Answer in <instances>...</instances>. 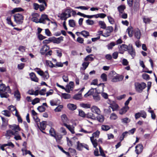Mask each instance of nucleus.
<instances>
[{
    "label": "nucleus",
    "instance_id": "69168bd1",
    "mask_svg": "<svg viewBox=\"0 0 157 157\" xmlns=\"http://www.w3.org/2000/svg\"><path fill=\"white\" fill-rule=\"evenodd\" d=\"M63 107V106L61 105L58 106L55 109V111L56 112H60L61 111V110Z\"/></svg>",
    "mask_w": 157,
    "mask_h": 157
},
{
    "label": "nucleus",
    "instance_id": "3c124183",
    "mask_svg": "<svg viewBox=\"0 0 157 157\" xmlns=\"http://www.w3.org/2000/svg\"><path fill=\"white\" fill-rule=\"evenodd\" d=\"M69 25L71 27H74L75 26V23L73 20H70L69 21Z\"/></svg>",
    "mask_w": 157,
    "mask_h": 157
},
{
    "label": "nucleus",
    "instance_id": "58836bf2",
    "mask_svg": "<svg viewBox=\"0 0 157 157\" xmlns=\"http://www.w3.org/2000/svg\"><path fill=\"white\" fill-rule=\"evenodd\" d=\"M89 63V62H83L82 64V70H85L88 67Z\"/></svg>",
    "mask_w": 157,
    "mask_h": 157
},
{
    "label": "nucleus",
    "instance_id": "cd10ccee",
    "mask_svg": "<svg viewBox=\"0 0 157 157\" xmlns=\"http://www.w3.org/2000/svg\"><path fill=\"white\" fill-rule=\"evenodd\" d=\"M68 108L71 110H74L76 109L77 108L76 106L72 104H69L67 105Z\"/></svg>",
    "mask_w": 157,
    "mask_h": 157
},
{
    "label": "nucleus",
    "instance_id": "c9c22d12",
    "mask_svg": "<svg viewBox=\"0 0 157 157\" xmlns=\"http://www.w3.org/2000/svg\"><path fill=\"white\" fill-rule=\"evenodd\" d=\"M46 63L47 66H49L50 67L52 68L56 67V66L54 65L50 61L46 60Z\"/></svg>",
    "mask_w": 157,
    "mask_h": 157
},
{
    "label": "nucleus",
    "instance_id": "c85d7f7f",
    "mask_svg": "<svg viewBox=\"0 0 157 157\" xmlns=\"http://www.w3.org/2000/svg\"><path fill=\"white\" fill-rule=\"evenodd\" d=\"M98 23L101 28L105 29L106 28V25L104 21H99Z\"/></svg>",
    "mask_w": 157,
    "mask_h": 157
},
{
    "label": "nucleus",
    "instance_id": "774afa93",
    "mask_svg": "<svg viewBox=\"0 0 157 157\" xmlns=\"http://www.w3.org/2000/svg\"><path fill=\"white\" fill-rule=\"evenodd\" d=\"M25 65V64L23 63H21L18 64L17 65V68L19 70H22L24 67Z\"/></svg>",
    "mask_w": 157,
    "mask_h": 157
},
{
    "label": "nucleus",
    "instance_id": "2eb2a0df",
    "mask_svg": "<svg viewBox=\"0 0 157 157\" xmlns=\"http://www.w3.org/2000/svg\"><path fill=\"white\" fill-rule=\"evenodd\" d=\"M135 151L137 154H140L143 151V147L142 144H138L135 147Z\"/></svg>",
    "mask_w": 157,
    "mask_h": 157
},
{
    "label": "nucleus",
    "instance_id": "5fc2aeb1",
    "mask_svg": "<svg viewBox=\"0 0 157 157\" xmlns=\"http://www.w3.org/2000/svg\"><path fill=\"white\" fill-rule=\"evenodd\" d=\"M40 101V99L38 98H36L34 99L32 102V104L33 105H34L35 104L39 102Z\"/></svg>",
    "mask_w": 157,
    "mask_h": 157
},
{
    "label": "nucleus",
    "instance_id": "4468645a",
    "mask_svg": "<svg viewBox=\"0 0 157 157\" xmlns=\"http://www.w3.org/2000/svg\"><path fill=\"white\" fill-rule=\"evenodd\" d=\"M128 46L124 44H122L119 47V53L121 54H123L124 51L128 50Z\"/></svg>",
    "mask_w": 157,
    "mask_h": 157
},
{
    "label": "nucleus",
    "instance_id": "e433bc0d",
    "mask_svg": "<svg viewBox=\"0 0 157 157\" xmlns=\"http://www.w3.org/2000/svg\"><path fill=\"white\" fill-rule=\"evenodd\" d=\"M93 99L96 102L100 100V97L98 94L93 95Z\"/></svg>",
    "mask_w": 157,
    "mask_h": 157
},
{
    "label": "nucleus",
    "instance_id": "f3484780",
    "mask_svg": "<svg viewBox=\"0 0 157 157\" xmlns=\"http://www.w3.org/2000/svg\"><path fill=\"white\" fill-rule=\"evenodd\" d=\"M91 111L92 112L96 113L97 114H99L101 111L99 109L97 106L94 105L91 108Z\"/></svg>",
    "mask_w": 157,
    "mask_h": 157
},
{
    "label": "nucleus",
    "instance_id": "20e7f679",
    "mask_svg": "<svg viewBox=\"0 0 157 157\" xmlns=\"http://www.w3.org/2000/svg\"><path fill=\"white\" fill-rule=\"evenodd\" d=\"M98 115L96 117L93 113H88L86 115V117L88 118H91L93 120H95L97 118V120L100 122H102L104 120V117L102 115L98 114Z\"/></svg>",
    "mask_w": 157,
    "mask_h": 157
},
{
    "label": "nucleus",
    "instance_id": "9b49d317",
    "mask_svg": "<svg viewBox=\"0 0 157 157\" xmlns=\"http://www.w3.org/2000/svg\"><path fill=\"white\" fill-rule=\"evenodd\" d=\"M129 53L134 58L136 56V52L135 50H134L131 44H129L128 45V50Z\"/></svg>",
    "mask_w": 157,
    "mask_h": 157
},
{
    "label": "nucleus",
    "instance_id": "4d7b16f0",
    "mask_svg": "<svg viewBox=\"0 0 157 157\" xmlns=\"http://www.w3.org/2000/svg\"><path fill=\"white\" fill-rule=\"evenodd\" d=\"M100 133V132L97 130L96 132L93 133L92 134V137H93L94 138V137H98Z\"/></svg>",
    "mask_w": 157,
    "mask_h": 157
},
{
    "label": "nucleus",
    "instance_id": "f03ea898",
    "mask_svg": "<svg viewBox=\"0 0 157 157\" xmlns=\"http://www.w3.org/2000/svg\"><path fill=\"white\" fill-rule=\"evenodd\" d=\"M21 130L20 128H13L12 130L7 131L5 134L6 137H9V139L12 136H14V138L16 140H21V136L19 135L18 131Z\"/></svg>",
    "mask_w": 157,
    "mask_h": 157
},
{
    "label": "nucleus",
    "instance_id": "052dcab7",
    "mask_svg": "<svg viewBox=\"0 0 157 157\" xmlns=\"http://www.w3.org/2000/svg\"><path fill=\"white\" fill-rule=\"evenodd\" d=\"M78 111L79 115V116L82 117H84L85 116V114L83 111L81 109H79Z\"/></svg>",
    "mask_w": 157,
    "mask_h": 157
},
{
    "label": "nucleus",
    "instance_id": "72a5a7b5",
    "mask_svg": "<svg viewBox=\"0 0 157 157\" xmlns=\"http://www.w3.org/2000/svg\"><path fill=\"white\" fill-rule=\"evenodd\" d=\"M93 56V54H90L87 56L84 59V60L86 61H93L94 59L93 57H92L91 56Z\"/></svg>",
    "mask_w": 157,
    "mask_h": 157
},
{
    "label": "nucleus",
    "instance_id": "49530a36",
    "mask_svg": "<svg viewBox=\"0 0 157 157\" xmlns=\"http://www.w3.org/2000/svg\"><path fill=\"white\" fill-rule=\"evenodd\" d=\"M63 135L61 134H59L58 135H56L55 137H54L56 139V141L57 142H59L60 141V140L62 138Z\"/></svg>",
    "mask_w": 157,
    "mask_h": 157
},
{
    "label": "nucleus",
    "instance_id": "b1692460",
    "mask_svg": "<svg viewBox=\"0 0 157 157\" xmlns=\"http://www.w3.org/2000/svg\"><path fill=\"white\" fill-rule=\"evenodd\" d=\"M128 109L129 107L128 106H125L120 110L119 113L121 115L124 114Z\"/></svg>",
    "mask_w": 157,
    "mask_h": 157
},
{
    "label": "nucleus",
    "instance_id": "6e6552de",
    "mask_svg": "<svg viewBox=\"0 0 157 157\" xmlns=\"http://www.w3.org/2000/svg\"><path fill=\"white\" fill-rule=\"evenodd\" d=\"M106 32L102 35L104 36L107 37L110 36V33L112 32L113 30V28L112 26H108L105 29Z\"/></svg>",
    "mask_w": 157,
    "mask_h": 157
},
{
    "label": "nucleus",
    "instance_id": "37998d69",
    "mask_svg": "<svg viewBox=\"0 0 157 157\" xmlns=\"http://www.w3.org/2000/svg\"><path fill=\"white\" fill-rule=\"evenodd\" d=\"M49 133L51 136L55 137V135H56V132L54 128H50L49 130Z\"/></svg>",
    "mask_w": 157,
    "mask_h": 157
},
{
    "label": "nucleus",
    "instance_id": "603ef678",
    "mask_svg": "<svg viewBox=\"0 0 157 157\" xmlns=\"http://www.w3.org/2000/svg\"><path fill=\"white\" fill-rule=\"evenodd\" d=\"M101 78L102 79L103 82H106L107 80V75L105 73H103L101 75Z\"/></svg>",
    "mask_w": 157,
    "mask_h": 157
},
{
    "label": "nucleus",
    "instance_id": "79ce46f5",
    "mask_svg": "<svg viewBox=\"0 0 157 157\" xmlns=\"http://www.w3.org/2000/svg\"><path fill=\"white\" fill-rule=\"evenodd\" d=\"M61 96L64 99H68L71 98L70 95L66 93H62L61 94Z\"/></svg>",
    "mask_w": 157,
    "mask_h": 157
},
{
    "label": "nucleus",
    "instance_id": "412c9836",
    "mask_svg": "<svg viewBox=\"0 0 157 157\" xmlns=\"http://www.w3.org/2000/svg\"><path fill=\"white\" fill-rule=\"evenodd\" d=\"M94 90H95V91H97L96 88H91L88 91L87 93L84 95V97L86 98L90 95H95V94H94Z\"/></svg>",
    "mask_w": 157,
    "mask_h": 157
},
{
    "label": "nucleus",
    "instance_id": "864d4df0",
    "mask_svg": "<svg viewBox=\"0 0 157 157\" xmlns=\"http://www.w3.org/2000/svg\"><path fill=\"white\" fill-rule=\"evenodd\" d=\"M99 150L100 153V155L103 157H106L103 150L100 146H99Z\"/></svg>",
    "mask_w": 157,
    "mask_h": 157
},
{
    "label": "nucleus",
    "instance_id": "8fccbe9b",
    "mask_svg": "<svg viewBox=\"0 0 157 157\" xmlns=\"http://www.w3.org/2000/svg\"><path fill=\"white\" fill-rule=\"evenodd\" d=\"M37 109L40 112H44L46 109L45 108L43 105L38 106Z\"/></svg>",
    "mask_w": 157,
    "mask_h": 157
},
{
    "label": "nucleus",
    "instance_id": "6ab92c4d",
    "mask_svg": "<svg viewBox=\"0 0 157 157\" xmlns=\"http://www.w3.org/2000/svg\"><path fill=\"white\" fill-rule=\"evenodd\" d=\"M134 36L137 39H140L141 36V34L140 30L138 29H135Z\"/></svg>",
    "mask_w": 157,
    "mask_h": 157
},
{
    "label": "nucleus",
    "instance_id": "de8ad7c7",
    "mask_svg": "<svg viewBox=\"0 0 157 157\" xmlns=\"http://www.w3.org/2000/svg\"><path fill=\"white\" fill-rule=\"evenodd\" d=\"M39 124L40 125V128H44L45 127H46V124H47V122L46 121H42L41 122H40V121L38 122V124Z\"/></svg>",
    "mask_w": 157,
    "mask_h": 157
},
{
    "label": "nucleus",
    "instance_id": "5701e85b",
    "mask_svg": "<svg viewBox=\"0 0 157 157\" xmlns=\"http://www.w3.org/2000/svg\"><path fill=\"white\" fill-rule=\"evenodd\" d=\"M8 109L9 110H11V111H15V115L17 117L20 115L18 114V112L16 107L13 105H11L8 107Z\"/></svg>",
    "mask_w": 157,
    "mask_h": 157
},
{
    "label": "nucleus",
    "instance_id": "7c9ffc66",
    "mask_svg": "<svg viewBox=\"0 0 157 157\" xmlns=\"http://www.w3.org/2000/svg\"><path fill=\"white\" fill-rule=\"evenodd\" d=\"M24 11V10L21 7L16 8L13 9L11 10V12L12 13H14L17 12L22 11Z\"/></svg>",
    "mask_w": 157,
    "mask_h": 157
},
{
    "label": "nucleus",
    "instance_id": "f257e3e1",
    "mask_svg": "<svg viewBox=\"0 0 157 157\" xmlns=\"http://www.w3.org/2000/svg\"><path fill=\"white\" fill-rule=\"evenodd\" d=\"M11 90L9 86H6L5 84L2 83L0 85V96L2 98H7L9 95L8 93H11Z\"/></svg>",
    "mask_w": 157,
    "mask_h": 157
},
{
    "label": "nucleus",
    "instance_id": "dca6fc26",
    "mask_svg": "<svg viewBox=\"0 0 157 157\" xmlns=\"http://www.w3.org/2000/svg\"><path fill=\"white\" fill-rule=\"evenodd\" d=\"M49 49V47L47 45H44L42 46L40 50V53L42 55L45 54V53Z\"/></svg>",
    "mask_w": 157,
    "mask_h": 157
},
{
    "label": "nucleus",
    "instance_id": "6e6d98bb",
    "mask_svg": "<svg viewBox=\"0 0 157 157\" xmlns=\"http://www.w3.org/2000/svg\"><path fill=\"white\" fill-rule=\"evenodd\" d=\"M61 118L62 121L63 122H66L67 121V118L66 115L65 114L61 116Z\"/></svg>",
    "mask_w": 157,
    "mask_h": 157
},
{
    "label": "nucleus",
    "instance_id": "680f3d73",
    "mask_svg": "<svg viewBox=\"0 0 157 157\" xmlns=\"http://www.w3.org/2000/svg\"><path fill=\"white\" fill-rule=\"evenodd\" d=\"M46 92V89L45 88L40 90L39 91V94L41 95H44L45 94Z\"/></svg>",
    "mask_w": 157,
    "mask_h": 157
},
{
    "label": "nucleus",
    "instance_id": "aec40b11",
    "mask_svg": "<svg viewBox=\"0 0 157 157\" xmlns=\"http://www.w3.org/2000/svg\"><path fill=\"white\" fill-rule=\"evenodd\" d=\"M58 17H60L62 20L66 21L67 18L68 17L67 16V13L66 12H63L58 16Z\"/></svg>",
    "mask_w": 157,
    "mask_h": 157
},
{
    "label": "nucleus",
    "instance_id": "0eeeda50",
    "mask_svg": "<svg viewBox=\"0 0 157 157\" xmlns=\"http://www.w3.org/2000/svg\"><path fill=\"white\" fill-rule=\"evenodd\" d=\"M77 149L79 151H81L83 148H84L87 150H89V147L87 145L84 143H80L79 141L77 142Z\"/></svg>",
    "mask_w": 157,
    "mask_h": 157
},
{
    "label": "nucleus",
    "instance_id": "338daca9",
    "mask_svg": "<svg viewBox=\"0 0 157 157\" xmlns=\"http://www.w3.org/2000/svg\"><path fill=\"white\" fill-rule=\"evenodd\" d=\"M143 78L145 80H148L149 79L150 77L149 75L147 74H143L142 75Z\"/></svg>",
    "mask_w": 157,
    "mask_h": 157
},
{
    "label": "nucleus",
    "instance_id": "4be33fe9",
    "mask_svg": "<svg viewBox=\"0 0 157 157\" xmlns=\"http://www.w3.org/2000/svg\"><path fill=\"white\" fill-rule=\"evenodd\" d=\"M29 75L31 80L37 82H38V78L36 77L34 73L31 72L30 74Z\"/></svg>",
    "mask_w": 157,
    "mask_h": 157
},
{
    "label": "nucleus",
    "instance_id": "ddd939ff",
    "mask_svg": "<svg viewBox=\"0 0 157 157\" xmlns=\"http://www.w3.org/2000/svg\"><path fill=\"white\" fill-rule=\"evenodd\" d=\"M49 19L48 18L46 14H42L41 17L39 19V23L45 24L46 21H50Z\"/></svg>",
    "mask_w": 157,
    "mask_h": 157
},
{
    "label": "nucleus",
    "instance_id": "f8f14e48",
    "mask_svg": "<svg viewBox=\"0 0 157 157\" xmlns=\"http://www.w3.org/2000/svg\"><path fill=\"white\" fill-rule=\"evenodd\" d=\"M32 17L31 18V20L36 23H39L40 15L39 14L37 13H33L32 14Z\"/></svg>",
    "mask_w": 157,
    "mask_h": 157
},
{
    "label": "nucleus",
    "instance_id": "4c0bfd02",
    "mask_svg": "<svg viewBox=\"0 0 157 157\" xmlns=\"http://www.w3.org/2000/svg\"><path fill=\"white\" fill-rule=\"evenodd\" d=\"M2 113L6 117H10V113L9 111L6 110L2 111Z\"/></svg>",
    "mask_w": 157,
    "mask_h": 157
},
{
    "label": "nucleus",
    "instance_id": "bf43d9fd",
    "mask_svg": "<svg viewBox=\"0 0 157 157\" xmlns=\"http://www.w3.org/2000/svg\"><path fill=\"white\" fill-rule=\"evenodd\" d=\"M109 22L111 24H113L114 23V20L113 18L111 16H108L107 17Z\"/></svg>",
    "mask_w": 157,
    "mask_h": 157
},
{
    "label": "nucleus",
    "instance_id": "9d476101",
    "mask_svg": "<svg viewBox=\"0 0 157 157\" xmlns=\"http://www.w3.org/2000/svg\"><path fill=\"white\" fill-rule=\"evenodd\" d=\"M74 83L73 82H70L69 84L67 85L65 88V91L68 93L70 92V91L72 90L73 89Z\"/></svg>",
    "mask_w": 157,
    "mask_h": 157
},
{
    "label": "nucleus",
    "instance_id": "c03bdc74",
    "mask_svg": "<svg viewBox=\"0 0 157 157\" xmlns=\"http://www.w3.org/2000/svg\"><path fill=\"white\" fill-rule=\"evenodd\" d=\"M115 45L116 44L114 42H112L107 45V47L108 49H112Z\"/></svg>",
    "mask_w": 157,
    "mask_h": 157
},
{
    "label": "nucleus",
    "instance_id": "2f4dec72",
    "mask_svg": "<svg viewBox=\"0 0 157 157\" xmlns=\"http://www.w3.org/2000/svg\"><path fill=\"white\" fill-rule=\"evenodd\" d=\"M90 139L94 147L95 148H96L98 145L97 140H94V138L93 137H91L90 138Z\"/></svg>",
    "mask_w": 157,
    "mask_h": 157
},
{
    "label": "nucleus",
    "instance_id": "e2e57ef3",
    "mask_svg": "<svg viewBox=\"0 0 157 157\" xmlns=\"http://www.w3.org/2000/svg\"><path fill=\"white\" fill-rule=\"evenodd\" d=\"M33 118L34 120L36 122V124L37 125L38 128H39V126L38 125V122H39L40 119L36 115L34 116H33Z\"/></svg>",
    "mask_w": 157,
    "mask_h": 157
},
{
    "label": "nucleus",
    "instance_id": "09e8293b",
    "mask_svg": "<svg viewBox=\"0 0 157 157\" xmlns=\"http://www.w3.org/2000/svg\"><path fill=\"white\" fill-rule=\"evenodd\" d=\"M81 106L84 108H90L91 105L88 104L82 103L80 105Z\"/></svg>",
    "mask_w": 157,
    "mask_h": 157
},
{
    "label": "nucleus",
    "instance_id": "a211bd4d",
    "mask_svg": "<svg viewBox=\"0 0 157 157\" xmlns=\"http://www.w3.org/2000/svg\"><path fill=\"white\" fill-rule=\"evenodd\" d=\"M78 33L82 35L86 38H87V36H90L89 32L85 30L82 31L81 32H76V34L77 36H78Z\"/></svg>",
    "mask_w": 157,
    "mask_h": 157
},
{
    "label": "nucleus",
    "instance_id": "7ed1b4c3",
    "mask_svg": "<svg viewBox=\"0 0 157 157\" xmlns=\"http://www.w3.org/2000/svg\"><path fill=\"white\" fill-rule=\"evenodd\" d=\"M135 88L136 91L139 93L142 92L143 90L147 86L146 84L144 82L140 83L136 82L134 83Z\"/></svg>",
    "mask_w": 157,
    "mask_h": 157
},
{
    "label": "nucleus",
    "instance_id": "423d86ee",
    "mask_svg": "<svg viewBox=\"0 0 157 157\" xmlns=\"http://www.w3.org/2000/svg\"><path fill=\"white\" fill-rule=\"evenodd\" d=\"M14 21L17 24H21L23 22L24 17L21 14L19 13L15 14L13 15Z\"/></svg>",
    "mask_w": 157,
    "mask_h": 157
},
{
    "label": "nucleus",
    "instance_id": "c756f323",
    "mask_svg": "<svg viewBox=\"0 0 157 157\" xmlns=\"http://www.w3.org/2000/svg\"><path fill=\"white\" fill-rule=\"evenodd\" d=\"M6 23L8 25H10L13 27H14L15 26V25H13V23L11 20V17H7L6 19Z\"/></svg>",
    "mask_w": 157,
    "mask_h": 157
},
{
    "label": "nucleus",
    "instance_id": "ea45409f",
    "mask_svg": "<svg viewBox=\"0 0 157 157\" xmlns=\"http://www.w3.org/2000/svg\"><path fill=\"white\" fill-rule=\"evenodd\" d=\"M53 39L52 38H49L48 39L45 40L43 41V43L45 45H46V44H49L51 42L53 41Z\"/></svg>",
    "mask_w": 157,
    "mask_h": 157
},
{
    "label": "nucleus",
    "instance_id": "393cba45",
    "mask_svg": "<svg viewBox=\"0 0 157 157\" xmlns=\"http://www.w3.org/2000/svg\"><path fill=\"white\" fill-rule=\"evenodd\" d=\"M136 130L135 128H132L131 130H129L128 131H126L124 132H123L122 134V136H124V137L126 136V134L127 133H129V134H133L135 131Z\"/></svg>",
    "mask_w": 157,
    "mask_h": 157
},
{
    "label": "nucleus",
    "instance_id": "bb28decb",
    "mask_svg": "<svg viewBox=\"0 0 157 157\" xmlns=\"http://www.w3.org/2000/svg\"><path fill=\"white\" fill-rule=\"evenodd\" d=\"M129 36L130 37H131L133 36V29L132 27H129L127 30Z\"/></svg>",
    "mask_w": 157,
    "mask_h": 157
},
{
    "label": "nucleus",
    "instance_id": "a18cd8bd",
    "mask_svg": "<svg viewBox=\"0 0 157 157\" xmlns=\"http://www.w3.org/2000/svg\"><path fill=\"white\" fill-rule=\"evenodd\" d=\"M73 98L76 100H78L82 98V94L81 93L75 94L73 97Z\"/></svg>",
    "mask_w": 157,
    "mask_h": 157
},
{
    "label": "nucleus",
    "instance_id": "a878e982",
    "mask_svg": "<svg viewBox=\"0 0 157 157\" xmlns=\"http://www.w3.org/2000/svg\"><path fill=\"white\" fill-rule=\"evenodd\" d=\"M125 9V6L124 5H121L117 8V9L120 13H123L124 10Z\"/></svg>",
    "mask_w": 157,
    "mask_h": 157
},
{
    "label": "nucleus",
    "instance_id": "1a4fd4ad",
    "mask_svg": "<svg viewBox=\"0 0 157 157\" xmlns=\"http://www.w3.org/2000/svg\"><path fill=\"white\" fill-rule=\"evenodd\" d=\"M124 78V76L119 75L114 76L112 79L111 81L113 82H117L122 81Z\"/></svg>",
    "mask_w": 157,
    "mask_h": 157
},
{
    "label": "nucleus",
    "instance_id": "f704fd0d",
    "mask_svg": "<svg viewBox=\"0 0 157 157\" xmlns=\"http://www.w3.org/2000/svg\"><path fill=\"white\" fill-rule=\"evenodd\" d=\"M14 96L17 100H19L20 98V94L18 90H16L14 93Z\"/></svg>",
    "mask_w": 157,
    "mask_h": 157
},
{
    "label": "nucleus",
    "instance_id": "a19ab883",
    "mask_svg": "<svg viewBox=\"0 0 157 157\" xmlns=\"http://www.w3.org/2000/svg\"><path fill=\"white\" fill-rule=\"evenodd\" d=\"M118 117L117 115L114 113H112L110 116V119L111 120H115L117 119Z\"/></svg>",
    "mask_w": 157,
    "mask_h": 157
},
{
    "label": "nucleus",
    "instance_id": "13d9d810",
    "mask_svg": "<svg viewBox=\"0 0 157 157\" xmlns=\"http://www.w3.org/2000/svg\"><path fill=\"white\" fill-rule=\"evenodd\" d=\"M72 10V9H67L65 10V12H64L67 13V16L68 17H71V12Z\"/></svg>",
    "mask_w": 157,
    "mask_h": 157
},
{
    "label": "nucleus",
    "instance_id": "39448f33",
    "mask_svg": "<svg viewBox=\"0 0 157 157\" xmlns=\"http://www.w3.org/2000/svg\"><path fill=\"white\" fill-rule=\"evenodd\" d=\"M34 70L39 75L42 77L44 80H45L49 78V76L47 71L44 72L40 68H36Z\"/></svg>",
    "mask_w": 157,
    "mask_h": 157
},
{
    "label": "nucleus",
    "instance_id": "473e14b6",
    "mask_svg": "<svg viewBox=\"0 0 157 157\" xmlns=\"http://www.w3.org/2000/svg\"><path fill=\"white\" fill-rule=\"evenodd\" d=\"M110 108L112 109L113 111L117 110L118 107V105L116 104H113L109 106Z\"/></svg>",
    "mask_w": 157,
    "mask_h": 157
},
{
    "label": "nucleus",
    "instance_id": "0e129e2a",
    "mask_svg": "<svg viewBox=\"0 0 157 157\" xmlns=\"http://www.w3.org/2000/svg\"><path fill=\"white\" fill-rule=\"evenodd\" d=\"M122 122L124 123H127L130 121V120L128 118L126 117L123 118L121 119Z\"/></svg>",
    "mask_w": 157,
    "mask_h": 157
}]
</instances>
